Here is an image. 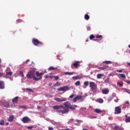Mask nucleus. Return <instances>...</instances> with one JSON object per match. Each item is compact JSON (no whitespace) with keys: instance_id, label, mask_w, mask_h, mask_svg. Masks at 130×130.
<instances>
[{"instance_id":"nucleus-1","label":"nucleus","mask_w":130,"mask_h":130,"mask_svg":"<svg viewBox=\"0 0 130 130\" xmlns=\"http://www.w3.org/2000/svg\"><path fill=\"white\" fill-rule=\"evenodd\" d=\"M26 77L27 79H33L35 81H39V80H41V79H42V77H40L39 78L35 77V70L29 71L26 74Z\"/></svg>"},{"instance_id":"nucleus-2","label":"nucleus","mask_w":130,"mask_h":130,"mask_svg":"<svg viewBox=\"0 0 130 130\" xmlns=\"http://www.w3.org/2000/svg\"><path fill=\"white\" fill-rule=\"evenodd\" d=\"M63 106H64L65 108H70L71 110H76V108L78 107L77 105H72V104L70 103V102H66L63 103Z\"/></svg>"},{"instance_id":"nucleus-3","label":"nucleus","mask_w":130,"mask_h":130,"mask_svg":"<svg viewBox=\"0 0 130 130\" xmlns=\"http://www.w3.org/2000/svg\"><path fill=\"white\" fill-rule=\"evenodd\" d=\"M89 87L92 92L94 93L97 92V85L94 82H90L89 83Z\"/></svg>"},{"instance_id":"nucleus-4","label":"nucleus","mask_w":130,"mask_h":130,"mask_svg":"<svg viewBox=\"0 0 130 130\" xmlns=\"http://www.w3.org/2000/svg\"><path fill=\"white\" fill-rule=\"evenodd\" d=\"M32 43L34 44V45H35L36 46H43V43L42 42L39 41L37 39H32Z\"/></svg>"},{"instance_id":"nucleus-5","label":"nucleus","mask_w":130,"mask_h":130,"mask_svg":"<svg viewBox=\"0 0 130 130\" xmlns=\"http://www.w3.org/2000/svg\"><path fill=\"white\" fill-rule=\"evenodd\" d=\"M63 109V110H58L56 111V112H58V113H61L62 114H66L67 113H69V111H70V109H69V108H66V107H64Z\"/></svg>"},{"instance_id":"nucleus-6","label":"nucleus","mask_w":130,"mask_h":130,"mask_svg":"<svg viewBox=\"0 0 130 130\" xmlns=\"http://www.w3.org/2000/svg\"><path fill=\"white\" fill-rule=\"evenodd\" d=\"M69 90H70V87L68 86H62L57 89L58 91H63L64 92L69 91Z\"/></svg>"},{"instance_id":"nucleus-7","label":"nucleus","mask_w":130,"mask_h":130,"mask_svg":"<svg viewBox=\"0 0 130 130\" xmlns=\"http://www.w3.org/2000/svg\"><path fill=\"white\" fill-rule=\"evenodd\" d=\"M121 113V108L120 106L116 107L115 108V114H119Z\"/></svg>"},{"instance_id":"nucleus-8","label":"nucleus","mask_w":130,"mask_h":130,"mask_svg":"<svg viewBox=\"0 0 130 130\" xmlns=\"http://www.w3.org/2000/svg\"><path fill=\"white\" fill-rule=\"evenodd\" d=\"M55 100L57 102H64L65 101H67V98H62L60 99L59 98H55Z\"/></svg>"},{"instance_id":"nucleus-9","label":"nucleus","mask_w":130,"mask_h":130,"mask_svg":"<svg viewBox=\"0 0 130 130\" xmlns=\"http://www.w3.org/2000/svg\"><path fill=\"white\" fill-rule=\"evenodd\" d=\"M22 122L23 123H28L29 121H31V119L28 117H24L22 118Z\"/></svg>"},{"instance_id":"nucleus-10","label":"nucleus","mask_w":130,"mask_h":130,"mask_svg":"<svg viewBox=\"0 0 130 130\" xmlns=\"http://www.w3.org/2000/svg\"><path fill=\"white\" fill-rule=\"evenodd\" d=\"M82 99H83V97L82 96V95H80V96L77 95L74 98L73 102L74 103H76V102H77L78 100H82Z\"/></svg>"},{"instance_id":"nucleus-11","label":"nucleus","mask_w":130,"mask_h":130,"mask_svg":"<svg viewBox=\"0 0 130 130\" xmlns=\"http://www.w3.org/2000/svg\"><path fill=\"white\" fill-rule=\"evenodd\" d=\"M3 105L4 107H6V108H9L10 107V103L8 101H4L3 103Z\"/></svg>"},{"instance_id":"nucleus-12","label":"nucleus","mask_w":130,"mask_h":130,"mask_svg":"<svg viewBox=\"0 0 130 130\" xmlns=\"http://www.w3.org/2000/svg\"><path fill=\"white\" fill-rule=\"evenodd\" d=\"M61 108H64V107L62 105L54 106L53 107V109L55 110H57V109H61Z\"/></svg>"},{"instance_id":"nucleus-13","label":"nucleus","mask_w":130,"mask_h":130,"mask_svg":"<svg viewBox=\"0 0 130 130\" xmlns=\"http://www.w3.org/2000/svg\"><path fill=\"white\" fill-rule=\"evenodd\" d=\"M102 93L105 94H108L109 93V89L108 88H104L102 90Z\"/></svg>"},{"instance_id":"nucleus-14","label":"nucleus","mask_w":130,"mask_h":130,"mask_svg":"<svg viewBox=\"0 0 130 130\" xmlns=\"http://www.w3.org/2000/svg\"><path fill=\"white\" fill-rule=\"evenodd\" d=\"M0 89H5V82L0 80Z\"/></svg>"},{"instance_id":"nucleus-15","label":"nucleus","mask_w":130,"mask_h":130,"mask_svg":"<svg viewBox=\"0 0 130 130\" xmlns=\"http://www.w3.org/2000/svg\"><path fill=\"white\" fill-rule=\"evenodd\" d=\"M73 66L74 67V68H78V66H80V61H75L73 63Z\"/></svg>"},{"instance_id":"nucleus-16","label":"nucleus","mask_w":130,"mask_h":130,"mask_svg":"<svg viewBox=\"0 0 130 130\" xmlns=\"http://www.w3.org/2000/svg\"><path fill=\"white\" fill-rule=\"evenodd\" d=\"M36 75L37 76V77H39V78H40V77H42L41 76H43V73H39V71H37L36 73Z\"/></svg>"},{"instance_id":"nucleus-17","label":"nucleus","mask_w":130,"mask_h":130,"mask_svg":"<svg viewBox=\"0 0 130 130\" xmlns=\"http://www.w3.org/2000/svg\"><path fill=\"white\" fill-rule=\"evenodd\" d=\"M14 118H15V117H14V115H10L8 119V121H10V122H11V121H13V120H14Z\"/></svg>"},{"instance_id":"nucleus-18","label":"nucleus","mask_w":130,"mask_h":130,"mask_svg":"<svg viewBox=\"0 0 130 130\" xmlns=\"http://www.w3.org/2000/svg\"><path fill=\"white\" fill-rule=\"evenodd\" d=\"M18 99H19V97L16 96L13 99H12V102H13V103H17Z\"/></svg>"},{"instance_id":"nucleus-19","label":"nucleus","mask_w":130,"mask_h":130,"mask_svg":"<svg viewBox=\"0 0 130 130\" xmlns=\"http://www.w3.org/2000/svg\"><path fill=\"white\" fill-rule=\"evenodd\" d=\"M73 80H80L81 79V76L77 75V76H74L72 77Z\"/></svg>"},{"instance_id":"nucleus-20","label":"nucleus","mask_w":130,"mask_h":130,"mask_svg":"<svg viewBox=\"0 0 130 130\" xmlns=\"http://www.w3.org/2000/svg\"><path fill=\"white\" fill-rule=\"evenodd\" d=\"M114 129L115 130H123V128L118 126H115Z\"/></svg>"},{"instance_id":"nucleus-21","label":"nucleus","mask_w":130,"mask_h":130,"mask_svg":"<svg viewBox=\"0 0 130 130\" xmlns=\"http://www.w3.org/2000/svg\"><path fill=\"white\" fill-rule=\"evenodd\" d=\"M108 66H103L102 67L99 68V70H105V69H108Z\"/></svg>"},{"instance_id":"nucleus-22","label":"nucleus","mask_w":130,"mask_h":130,"mask_svg":"<svg viewBox=\"0 0 130 130\" xmlns=\"http://www.w3.org/2000/svg\"><path fill=\"white\" fill-rule=\"evenodd\" d=\"M94 112H95V113H101V112H102V110H101L99 109H96L94 110Z\"/></svg>"},{"instance_id":"nucleus-23","label":"nucleus","mask_w":130,"mask_h":130,"mask_svg":"<svg viewBox=\"0 0 130 130\" xmlns=\"http://www.w3.org/2000/svg\"><path fill=\"white\" fill-rule=\"evenodd\" d=\"M103 63H106V64H111L112 62H111V61H105L103 62Z\"/></svg>"},{"instance_id":"nucleus-24","label":"nucleus","mask_w":130,"mask_h":130,"mask_svg":"<svg viewBox=\"0 0 130 130\" xmlns=\"http://www.w3.org/2000/svg\"><path fill=\"white\" fill-rule=\"evenodd\" d=\"M84 19L85 20H89V19H90V16L88 14H85V15H84Z\"/></svg>"},{"instance_id":"nucleus-25","label":"nucleus","mask_w":130,"mask_h":130,"mask_svg":"<svg viewBox=\"0 0 130 130\" xmlns=\"http://www.w3.org/2000/svg\"><path fill=\"white\" fill-rule=\"evenodd\" d=\"M57 68H54L53 67H50L48 70L49 71H54V70H56Z\"/></svg>"},{"instance_id":"nucleus-26","label":"nucleus","mask_w":130,"mask_h":130,"mask_svg":"<svg viewBox=\"0 0 130 130\" xmlns=\"http://www.w3.org/2000/svg\"><path fill=\"white\" fill-rule=\"evenodd\" d=\"M103 74H98L97 75V78L98 79H101V77H103Z\"/></svg>"},{"instance_id":"nucleus-27","label":"nucleus","mask_w":130,"mask_h":130,"mask_svg":"<svg viewBox=\"0 0 130 130\" xmlns=\"http://www.w3.org/2000/svg\"><path fill=\"white\" fill-rule=\"evenodd\" d=\"M119 76L120 77H121V78H122L123 79H126L125 75H124V74H119Z\"/></svg>"},{"instance_id":"nucleus-28","label":"nucleus","mask_w":130,"mask_h":130,"mask_svg":"<svg viewBox=\"0 0 130 130\" xmlns=\"http://www.w3.org/2000/svg\"><path fill=\"white\" fill-rule=\"evenodd\" d=\"M80 85H81V82H80V81H78L76 82H75V86H80Z\"/></svg>"},{"instance_id":"nucleus-29","label":"nucleus","mask_w":130,"mask_h":130,"mask_svg":"<svg viewBox=\"0 0 130 130\" xmlns=\"http://www.w3.org/2000/svg\"><path fill=\"white\" fill-rule=\"evenodd\" d=\"M23 108H24L25 109L27 108V107L26 106H20L19 107V109H23Z\"/></svg>"},{"instance_id":"nucleus-30","label":"nucleus","mask_w":130,"mask_h":130,"mask_svg":"<svg viewBox=\"0 0 130 130\" xmlns=\"http://www.w3.org/2000/svg\"><path fill=\"white\" fill-rule=\"evenodd\" d=\"M5 124V121L4 120H0V125H4Z\"/></svg>"},{"instance_id":"nucleus-31","label":"nucleus","mask_w":130,"mask_h":130,"mask_svg":"<svg viewBox=\"0 0 130 130\" xmlns=\"http://www.w3.org/2000/svg\"><path fill=\"white\" fill-rule=\"evenodd\" d=\"M117 84L120 85V87H122L123 85V82H122V81H121L120 82H117Z\"/></svg>"},{"instance_id":"nucleus-32","label":"nucleus","mask_w":130,"mask_h":130,"mask_svg":"<svg viewBox=\"0 0 130 130\" xmlns=\"http://www.w3.org/2000/svg\"><path fill=\"white\" fill-rule=\"evenodd\" d=\"M103 38V36H102V35H98L96 36V38H98V39H101V38Z\"/></svg>"},{"instance_id":"nucleus-33","label":"nucleus","mask_w":130,"mask_h":130,"mask_svg":"<svg viewBox=\"0 0 130 130\" xmlns=\"http://www.w3.org/2000/svg\"><path fill=\"white\" fill-rule=\"evenodd\" d=\"M94 38H95V36L93 35H91L89 37V39L90 40L94 39Z\"/></svg>"},{"instance_id":"nucleus-34","label":"nucleus","mask_w":130,"mask_h":130,"mask_svg":"<svg viewBox=\"0 0 130 130\" xmlns=\"http://www.w3.org/2000/svg\"><path fill=\"white\" fill-rule=\"evenodd\" d=\"M65 75H74V72H65Z\"/></svg>"},{"instance_id":"nucleus-35","label":"nucleus","mask_w":130,"mask_h":130,"mask_svg":"<svg viewBox=\"0 0 130 130\" xmlns=\"http://www.w3.org/2000/svg\"><path fill=\"white\" fill-rule=\"evenodd\" d=\"M6 75L7 76H12V75H13V72H6Z\"/></svg>"},{"instance_id":"nucleus-36","label":"nucleus","mask_w":130,"mask_h":130,"mask_svg":"<svg viewBox=\"0 0 130 130\" xmlns=\"http://www.w3.org/2000/svg\"><path fill=\"white\" fill-rule=\"evenodd\" d=\"M84 86H86V87H88L89 86V81H85L84 83Z\"/></svg>"},{"instance_id":"nucleus-37","label":"nucleus","mask_w":130,"mask_h":130,"mask_svg":"<svg viewBox=\"0 0 130 130\" xmlns=\"http://www.w3.org/2000/svg\"><path fill=\"white\" fill-rule=\"evenodd\" d=\"M126 122H130V117L125 119Z\"/></svg>"},{"instance_id":"nucleus-38","label":"nucleus","mask_w":130,"mask_h":130,"mask_svg":"<svg viewBox=\"0 0 130 130\" xmlns=\"http://www.w3.org/2000/svg\"><path fill=\"white\" fill-rule=\"evenodd\" d=\"M54 86H60V83H59L58 81H57L56 83L54 84Z\"/></svg>"},{"instance_id":"nucleus-39","label":"nucleus","mask_w":130,"mask_h":130,"mask_svg":"<svg viewBox=\"0 0 130 130\" xmlns=\"http://www.w3.org/2000/svg\"><path fill=\"white\" fill-rule=\"evenodd\" d=\"M20 76H21V77L23 78L24 77V74L23 73V71H20L19 72Z\"/></svg>"},{"instance_id":"nucleus-40","label":"nucleus","mask_w":130,"mask_h":130,"mask_svg":"<svg viewBox=\"0 0 130 130\" xmlns=\"http://www.w3.org/2000/svg\"><path fill=\"white\" fill-rule=\"evenodd\" d=\"M98 102H99V103H103V100L100 99L98 100Z\"/></svg>"},{"instance_id":"nucleus-41","label":"nucleus","mask_w":130,"mask_h":130,"mask_svg":"<svg viewBox=\"0 0 130 130\" xmlns=\"http://www.w3.org/2000/svg\"><path fill=\"white\" fill-rule=\"evenodd\" d=\"M34 127L33 126H29L27 127V129H32Z\"/></svg>"},{"instance_id":"nucleus-42","label":"nucleus","mask_w":130,"mask_h":130,"mask_svg":"<svg viewBox=\"0 0 130 130\" xmlns=\"http://www.w3.org/2000/svg\"><path fill=\"white\" fill-rule=\"evenodd\" d=\"M54 79L55 80H56V81H57V80H58V79H59V77H58V76H56L54 77Z\"/></svg>"},{"instance_id":"nucleus-43","label":"nucleus","mask_w":130,"mask_h":130,"mask_svg":"<svg viewBox=\"0 0 130 130\" xmlns=\"http://www.w3.org/2000/svg\"><path fill=\"white\" fill-rule=\"evenodd\" d=\"M1 77H4V73H3V71H0V78Z\"/></svg>"},{"instance_id":"nucleus-44","label":"nucleus","mask_w":130,"mask_h":130,"mask_svg":"<svg viewBox=\"0 0 130 130\" xmlns=\"http://www.w3.org/2000/svg\"><path fill=\"white\" fill-rule=\"evenodd\" d=\"M27 91H28L29 92H33V90L31 88H27L26 89Z\"/></svg>"},{"instance_id":"nucleus-45","label":"nucleus","mask_w":130,"mask_h":130,"mask_svg":"<svg viewBox=\"0 0 130 130\" xmlns=\"http://www.w3.org/2000/svg\"><path fill=\"white\" fill-rule=\"evenodd\" d=\"M74 97H75V94H73L69 96V98L72 99V98H74Z\"/></svg>"},{"instance_id":"nucleus-46","label":"nucleus","mask_w":130,"mask_h":130,"mask_svg":"<svg viewBox=\"0 0 130 130\" xmlns=\"http://www.w3.org/2000/svg\"><path fill=\"white\" fill-rule=\"evenodd\" d=\"M44 77L46 79H48V78H49V75H45Z\"/></svg>"},{"instance_id":"nucleus-47","label":"nucleus","mask_w":130,"mask_h":130,"mask_svg":"<svg viewBox=\"0 0 130 130\" xmlns=\"http://www.w3.org/2000/svg\"><path fill=\"white\" fill-rule=\"evenodd\" d=\"M117 73H122V70H117Z\"/></svg>"},{"instance_id":"nucleus-48","label":"nucleus","mask_w":130,"mask_h":130,"mask_svg":"<svg viewBox=\"0 0 130 130\" xmlns=\"http://www.w3.org/2000/svg\"><path fill=\"white\" fill-rule=\"evenodd\" d=\"M17 21L18 22V23H21V22H22V20H21V19H18V20H17Z\"/></svg>"},{"instance_id":"nucleus-49","label":"nucleus","mask_w":130,"mask_h":130,"mask_svg":"<svg viewBox=\"0 0 130 130\" xmlns=\"http://www.w3.org/2000/svg\"><path fill=\"white\" fill-rule=\"evenodd\" d=\"M48 129H49V130H53V127H48Z\"/></svg>"},{"instance_id":"nucleus-50","label":"nucleus","mask_w":130,"mask_h":130,"mask_svg":"<svg viewBox=\"0 0 130 130\" xmlns=\"http://www.w3.org/2000/svg\"><path fill=\"white\" fill-rule=\"evenodd\" d=\"M49 79H53V76H49Z\"/></svg>"},{"instance_id":"nucleus-51","label":"nucleus","mask_w":130,"mask_h":130,"mask_svg":"<svg viewBox=\"0 0 130 130\" xmlns=\"http://www.w3.org/2000/svg\"><path fill=\"white\" fill-rule=\"evenodd\" d=\"M112 100V99L110 98V99H108V102H110V101H111Z\"/></svg>"},{"instance_id":"nucleus-52","label":"nucleus","mask_w":130,"mask_h":130,"mask_svg":"<svg viewBox=\"0 0 130 130\" xmlns=\"http://www.w3.org/2000/svg\"><path fill=\"white\" fill-rule=\"evenodd\" d=\"M126 104H128V105H129V102L126 101Z\"/></svg>"},{"instance_id":"nucleus-53","label":"nucleus","mask_w":130,"mask_h":130,"mask_svg":"<svg viewBox=\"0 0 130 130\" xmlns=\"http://www.w3.org/2000/svg\"><path fill=\"white\" fill-rule=\"evenodd\" d=\"M114 102L116 103L118 102V99L114 100Z\"/></svg>"},{"instance_id":"nucleus-54","label":"nucleus","mask_w":130,"mask_h":130,"mask_svg":"<svg viewBox=\"0 0 130 130\" xmlns=\"http://www.w3.org/2000/svg\"><path fill=\"white\" fill-rule=\"evenodd\" d=\"M126 83L129 84V85H130V81H126Z\"/></svg>"},{"instance_id":"nucleus-55","label":"nucleus","mask_w":130,"mask_h":130,"mask_svg":"<svg viewBox=\"0 0 130 130\" xmlns=\"http://www.w3.org/2000/svg\"><path fill=\"white\" fill-rule=\"evenodd\" d=\"M38 109H41V107L38 106Z\"/></svg>"},{"instance_id":"nucleus-56","label":"nucleus","mask_w":130,"mask_h":130,"mask_svg":"<svg viewBox=\"0 0 130 130\" xmlns=\"http://www.w3.org/2000/svg\"><path fill=\"white\" fill-rule=\"evenodd\" d=\"M126 92L127 93H128V94H130V92H129V91L126 90Z\"/></svg>"},{"instance_id":"nucleus-57","label":"nucleus","mask_w":130,"mask_h":130,"mask_svg":"<svg viewBox=\"0 0 130 130\" xmlns=\"http://www.w3.org/2000/svg\"><path fill=\"white\" fill-rule=\"evenodd\" d=\"M127 64H128V66H129V67H130V62H128L127 63Z\"/></svg>"},{"instance_id":"nucleus-58","label":"nucleus","mask_w":130,"mask_h":130,"mask_svg":"<svg viewBox=\"0 0 130 130\" xmlns=\"http://www.w3.org/2000/svg\"><path fill=\"white\" fill-rule=\"evenodd\" d=\"M49 86H51L52 85V83H49Z\"/></svg>"},{"instance_id":"nucleus-59","label":"nucleus","mask_w":130,"mask_h":130,"mask_svg":"<svg viewBox=\"0 0 130 130\" xmlns=\"http://www.w3.org/2000/svg\"><path fill=\"white\" fill-rule=\"evenodd\" d=\"M29 59H27V60H26V62H28V61H29Z\"/></svg>"},{"instance_id":"nucleus-60","label":"nucleus","mask_w":130,"mask_h":130,"mask_svg":"<svg viewBox=\"0 0 130 130\" xmlns=\"http://www.w3.org/2000/svg\"><path fill=\"white\" fill-rule=\"evenodd\" d=\"M83 130H88V129H87L86 128H83Z\"/></svg>"},{"instance_id":"nucleus-61","label":"nucleus","mask_w":130,"mask_h":130,"mask_svg":"<svg viewBox=\"0 0 130 130\" xmlns=\"http://www.w3.org/2000/svg\"><path fill=\"white\" fill-rule=\"evenodd\" d=\"M6 125H9V123H7Z\"/></svg>"},{"instance_id":"nucleus-62","label":"nucleus","mask_w":130,"mask_h":130,"mask_svg":"<svg viewBox=\"0 0 130 130\" xmlns=\"http://www.w3.org/2000/svg\"><path fill=\"white\" fill-rule=\"evenodd\" d=\"M128 47L129 48H130V45H129L128 46Z\"/></svg>"},{"instance_id":"nucleus-63","label":"nucleus","mask_w":130,"mask_h":130,"mask_svg":"<svg viewBox=\"0 0 130 130\" xmlns=\"http://www.w3.org/2000/svg\"><path fill=\"white\" fill-rule=\"evenodd\" d=\"M2 62V60L0 59V63Z\"/></svg>"},{"instance_id":"nucleus-64","label":"nucleus","mask_w":130,"mask_h":130,"mask_svg":"<svg viewBox=\"0 0 130 130\" xmlns=\"http://www.w3.org/2000/svg\"><path fill=\"white\" fill-rule=\"evenodd\" d=\"M125 116L127 118V115H126Z\"/></svg>"}]
</instances>
